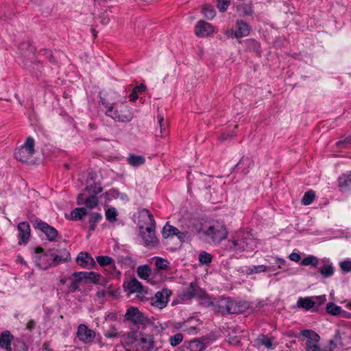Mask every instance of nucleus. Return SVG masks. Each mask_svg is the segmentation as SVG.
<instances>
[{
	"label": "nucleus",
	"mask_w": 351,
	"mask_h": 351,
	"mask_svg": "<svg viewBox=\"0 0 351 351\" xmlns=\"http://www.w3.org/2000/svg\"><path fill=\"white\" fill-rule=\"evenodd\" d=\"M271 269L274 270L273 267H268V266H266L264 265H254L250 268L251 272H254V273H261V272H264L266 271H270Z\"/></svg>",
	"instance_id": "nucleus-41"
},
{
	"label": "nucleus",
	"mask_w": 351,
	"mask_h": 351,
	"mask_svg": "<svg viewBox=\"0 0 351 351\" xmlns=\"http://www.w3.org/2000/svg\"><path fill=\"white\" fill-rule=\"evenodd\" d=\"M304 337L306 338V351H328L319 346L320 337L313 330H306L302 332Z\"/></svg>",
	"instance_id": "nucleus-9"
},
{
	"label": "nucleus",
	"mask_w": 351,
	"mask_h": 351,
	"mask_svg": "<svg viewBox=\"0 0 351 351\" xmlns=\"http://www.w3.org/2000/svg\"><path fill=\"white\" fill-rule=\"evenodd\" d=\"M244 166H247V169L252 166V162L249 158L243 157L237 165L239 168H243ZM243 170L245 173L248 171V169H244Z\"/></svg>",
	"instance_id": "nucleus-40"
},
{
	"label": "nucleus",
	"mask_w": 351,
	"mask_h": 351,
	"mask_svg": "<svg viewBox=\"0 0 351 351\" xmlns=\"http://www.w3.org/2000/svg\"><path fill=\"white\" fill-rule=\"evenodd\" d=\"M97 261L101 266H110L113 262L112 258L107 256H97Z\"/></svg>",
	"instance_id": "nucleus-39"
},
{
	"label": "nucleus",
	"mask_w": 351,
	"mask_h": 351,
	"mask_svg": "<svg viewBox=\"0 0 351 351\" xmlns=\"http://www.w3.org/2000/svg\"><path fill=\"white\" fill-rule=\"evenodd\" d=\"M101 219V215L98 213H93L91 214L90 221V223H97Z\"/></svg>",
	"instance_id": "nucleus-51"
},
{
	"label": "nucleus",
	"mask_w": 351,
	"mask_h": 351,
	"mask_svg": "<svg viewBox=\"0 0 351 351\" xmlns=\"http://www.w3.org/2000/svg\"><path fill=\"white\" fill-rule=\"evenodd\" d=\"M34 153V140L28 137L25 143L14 152L16 160L23 162H27L32 158Z\"/></svg>",
	"instance_id": "nucleus-7"
},
{
	"label": "nucleus",
	"mask_w": 351,
	"mask_h": 351,
	"mask_svg": "<svg viewBox=\"0 0 351 351\" xmlns=\"http://www.w3.org/2000/svg\"><path fill=\"white\" fill-rule=\"evenodd\" d=\"M101 104L106 108V114L114 120L120 122H128L133 118L132 110L127 106H124V109L119 112L112 104L106 102L104 99H101Z\"/></svg>",
	"instance_id": "nucleus-5"
},
{
	"label": "nucleus",
	"mask_w": 351,
	"mask_h": 351,
	"mask_svg": "<svg viewBox=\"0 0 351 351\" xmlns=\"http://www.w3.org/2000/svg\"><path fill=\"white\" fill-rule=\"evenodd\" d=\"M19 230L18 237L23 243H27L30 237V226L26 221L19 223L17 226Z\"/></svg>",
	"instance_id": "nucleus-17"
},
{
	"label": "nucleus",
	"mask_w": 351,
	"mask_h": 351,
	"mask_svg": "<svg viewBox=\"0 0 351 351\" xmlns=\"http://www.w3.org/2000/svg\"><path fill=\"white\" fill-rule=\"evenodd\" d=\"M171 293V291L168 289H163L156 292L151 299V305L158 309L164 308L167 305Z\"/></svg>",
	"instance_id": "nucleus-10"
},
{
	"label": "nucleus",
	"mask_w": 351,
	"mask_h": 351,
	"mask_svg": "<svg viewBox=\"0 0 351 351\" xmlns=\"http://www.w3.org/2000/svg\"><path fill=\"white\" fill-rule=\"evenodd\" d=\"M90 228H91L92 230H94V228H95L93 225H92Z\"/></svg>",
	"instance_id": "nucleus-64"
},
{
	"label": "nucleus",
	"mask_w": 351,
	"mask_h": 351,
	"mask_svg": "<svg viewBox=\"0 0 351 351\" xmlns=\"http://www.w3.org/2000/svg\"><path fill=\"white\" fill-rule=\"evenodd\" d=\"M230 0H217V7L219 11L224 12L229 6Z\"/></svg>",
	"instance_id": "nucleus-47"
},
{
	"label": "nucleus",
	"mask_w": 351,
	"mask_h": 351,
	"mask_svg": "<svg viewBox=\"0 0 351 351\" xmlns=\"http://www.w3.org/2000/svg\"><path fill=\"white\" fill-rule=\"evenodd\" d=\"M118 199H120L121 200H122L123 202L128 201V195L126 194H125V193H120V192H119Z\"/></svg>",
	"instance_id": "nucleus-59"
},
{
	"label": "nucleus",
	"mask_w": 351,
	"mask_h": 351,
	"mask_svg": "<svg viewBox=\"0 0 351 351\" xmlns=\"http://www.w3.org/2000/svg\"><path fill=\"white\" fill-rule=\"evenodd\" d=\"M13 335L9 330H5L0 334V348L5 351H12L11 344Z\"/></svg>",
	"instance_id": "nucleus-19"
},
{
	"label": "nucleus",
	"mask_w": 351,
	"mask_h": 351,
	"mask_svg": "<svg viewBox=\"0 0 351 351\" xmlns=\"http://www.w3.org/2000/svg\"><path fill=\"white\" fill-rule=\"evenodd\" d=\"M128 161L130 165L138 167L145 163V159L143 156L132 154L129 156Z\"/></svg>",
	"instance_id": "nucleus-27"
},
{
	"label": "nucleus",
	"mask_w": 351,
	"mask_h": 351,
	"mask_svg": "<svg viewBox=\"0 0 351 351\" xmlns=\"http://www.w3.org/2000/svg\"><path fill=\"white\" fill-rule=\"evenodd\" d=\"M128 289L130 293H141L143 287L137 280L133 279L129 282Z\"/></svg>",
	"instance_id": "nucleus-29"
},
{
	"label": "nucleus",
	"mask_w": 351,
	"mask_h": 351,
	"mask_svg": "<svg viewBox=\"0 0 351 351\" xmlns=\"http://www.w3.org/2000/svg\"><path fill=\"white\" fill-rule=\"evenodd\" d=\"M300 255L295 252H292L289 255V258L294 262H298L300 260Z\"/></svg>",
	"instance_id": "nucleus-54"
},
{
	"label": "nucleus",
	"mask_w": 351,
	"mask_h": 351,
	"mask_svg": "<svg viewBox=\"0 0 351 351\" xmlns=\"http://www.w3.org/2000/svg\"><path fill=\"white\" fill-rule=\"evenodd\" d=\"M320 261L316 256L313 255H308L306 257L304 258L300 264L304 266H313L316 267L319 265Z\"/></svg>",
	"instance_id": "nucleus-28"
},
{
	"label": "nucleus",
	"mask_w": 351,
	"mask_h": 351,
	"mask_svg": "<svg viewBox=\"0 0 351 351\" xmlns=\"http://www.w3.org/2000/svg\"><path fill=\"white\" fill-rule=\"evenodd\" d=\"M351 143V136L345 138L343 140L339 141L336 143L337 147H340L341 145H348Z\"/></svg>",
	"instance_id": "nucleus-53"
},
{
	"label": "nucleus",
	"mask_w": 351,
	"mask_h": 351,
	"mask_svg": "<svg viewBox=\"0 0 351 351\" xmlns=\"http://www.w3.org/2000/svg\"><path fill=\"white\" fill-rule=\"evenodd\" d=\"M344 303H345V306L346 308H348V309L351 310V299L348 300H346L344 302Z\"/></svg>",
	"instance_id": "nucleus-61"
},
{
	"label": "nucleus",
	"mask_w": 351,
	"mask_h": 351,
	"mask_svg": "<svg viewBox=\"0 0 351 351\" xmlns=\"http://www.w3.org/2000/svg\"><path fill=\"white\" fill-rule=\"evenodd\" d=\"M225 35L230 38H236V30H233L232 29H227L225 32Z\"/></svg>",
	"instance_id": "nucleus-55"
},
{
	"label": "nucleus",
	"mask_w": 351,
	"mask_h": 351,
	"mask_svg": "<svg viewBox=\"0 0 351 351\" xmlns=\"http://www.w3.org/2000/svg\"><path fill=\"white\" fill-rule=\"evenodd\" d=\"M127 320L131 321L134 323H141L143 321V315L140 311L134 306L129 307L125 315Z\"/></svg>",
	"instance_id": "nucleus-16"
},
{
	"label": "nucleus",
	"mask_w": 351,
	"mask_h": 351,
	"mask_svg": "<svg viewBox=\"0 0 351 351\" xmlns=\"http://www.w3.org/2000/svg\"><path fill=\"white\" fill-rule=\"evenodd\" d=\"M202 304L210 306L213 304V302L211 301V299L206 294L203 295V297L202 298Z\"/></svg>",
	"instance_id": "nucleus-52"
},
{
	"label": "nucleus",
	"mask_w": 351,
	"mask_h": 351,
	"mask_svg": "<svg viewBox=\"0 0 351 351\" xmlns=\"http://www.w3.org/2000/svg\"><path fill=\"white\" fill-rule=\"evenodd\" d=\"M146 89V87L144 84H140L137 86L134 90H136V92H143Z\"/></svg>",
	"instance_id": "nucleus-60"
},
{
	"label": "nucleus",
	"mask_w": 351,
	"mask_h": 351,
	"mask_svg": "<svg viewBox=\"0 0 351 351\" xmlns=\"http://www.w3.org/2000/svg\"><path fill=\"white\" fill-rule=\"evenodd\" d=\"M105 336L108 338L112 339L117 337L118 336V333L114 328H112L106 332Z\"/></svg>",
	"instance_id": "nucleus-50"
},
{
	"label": "nucleus",
	"mask_w": 351,
	"mask_h": 351,
	"mask_svg": "<svg viewBox=\"0 0 351 351\" xmlns=\"http://www.w3.org/2000/svg\"><path fill=\"white\" fill-rule=\"evenodd\" d=\"M75 276L77 280H87L93 283L98 282L101 278L99 274L93 271L78 272L75 273Z\"/></svg>",
	"instance_id": "nucleus-20"
},
{
	"label": "nucleus",
	"mask_w": 351,
	"mask_h": 351,
	"mask_svg": "<svg viewBox=\"0 0 351 351\" xmlns=\"http://www.w3.org/2000/svg\"><path fill=\"white\" fill-rule=\"evenodd\" d=\"M202 13L209 20H212L215 16V9L210 5H205L202 8Z\"/></svg>",
	"instance_id": "nucleus-35"
},
{
	"label": "nucleus",
	"mask_w": 351,
	"mask_h": 351,
	"mask_svg": "<svg viewBox=\"0 0 351 351\" xmlns=\"http://www.w3.org/2000/svg\"><path fill=\"white\" fill-rule=\"evenodd\" d=\"M118 213L114 208H110L106 211V217L109 221L113 222L117 219Z\"/></svg>",
	"instance_id": "nucleus-38"
},
{
	"label": "nucleus",
	"mask_w": 351,
	"mask_h": 351,
	"mask_svg": "<svg viewBox=\"0 0 351 351\" xmlns=\"http://www.w3.org/2000/svg\"><path fill=\"white\" fill-rule=\"evenodd\" d=\"M105 198L108 201L118 199L119 191L116 189H111L104 193Z\"/></svg>",
	"instance_id": "nucleus-45"
},
{
	"label": "nucleus",
	"mask_w": 351,
	"mask_h": 351,
	"mask_svg": "<svg viewBox=\"0 0 351 351\" xmlns=\"http://www.w3.org/2000/svg\"><path fill=\"white\" fill-rule=\"evenodd\" d=\"M259 343L265 346L267 349H272L273 347V343L271 339L269 338L267 336H262L258 339Z\"/></svg>",
	"instance_id": "nucleus-42"
},
{
	"label": "nucleus",
	"mask_w": 351,
	"mask_h": 351,
	"mask_svg": "<svg viewBox=\"0 0 351 351\" xmlns=\"http://www.w3.org/2000/svg\"><path fill=\"white\" fill-rule=\"evenodd\" d=\"M77 288V285L76 282H73L72 285H71V291H75L76 290Z\"/></svg>",
	"instance_id": "nucleus-63"
},
{
	"label": "nucleus",
	"mask_w": 351,
	"mask_h": 351,
	"mask_svg": "<svg viewBox=\"0 0 351 351\" xmlns=\"http://www.w3.org/2000/svg\"><path fill=\"white\" fill-rule=\"evenodd\" d=\"M339 185L341 191L351 188V173L341 176L339 178Z\"/></svg>",
	"instance_id": "nucleus-25"
},
{
	"label": "nucleus",
	"mask_w": 351,
	"mask_h": 351,
	"mask_svg": "<svg viewBox=\"0 0 351 351\" xmlns=\"http://www.w3.org/2000/svg\"><path fill=\"white\" fill-rule=\"evenodd\" d=\"M160 135L161 136H165L168 134V128L166 123H165L164 118L160 114H158L157 117Z\"/></svg>",
	"instance_id": "nucleus-34"
},
{
	"label": "nucleus",
	"mask_w": 351,
	"mask_h": 351,
	"mask_svg": "<svg viewBox=\"0 0 351 351\" xmlns=\"http://www.w3.org/2000/svg\"><path fill=\"white\" fill-rule=\"evenodd\" d=\"M34 226L35 228L42 231L50 241H55L58 235V232L55 228L41 220H36Z\"/></svg>",
	"instance_id": "nucleus-13"
},
{
	"label": "nucleus",
	"mask_w": 351,
	"mask_h": 351,
	"mask_svg": "<svg viewBox=\"0 0 351 351\" xmlns=\"http://www.w3.org/2000/svg\"><path fill=\"white\" fill-rule=\"evenodd\" d=\"M221 306L225 307L228 313L234 314L244 311L247 305L245 302L227 298L222 301Z\"/></svg>",
	"instance_id": "nucleus-11"
},
{
	"label": "nucleus",
	"mask_w": 351,
	"mask_h": 351,
	"mask_svg": "<svg viewBox=\"0 0 351 351\" xmlns=\"http://www.w3.org/2000/svg\"><path fill=\"white\" fill-rule=\"evenodd\" d=\"M197 232L204 235L215 244L221 243L228 235L226 226L217 221L202 224V227L197 229Z\"/></svg>",
	"instance_id": "nucleus-3"
},
{
	"label": "nucleus",
	"mask_w": 351,
	"mask_h": 351,
	"mask_svg": "<svg viewBox=\"0 0 351 351\" xmlns=\"http://www.w3.org/2000/svg\"><path fill=\"white\" fill-rule=\"evenodd\" d=\"M140 218L144 224L140 225L141 235L146 245L154 246L158 243L156 237V223L154 216L147 209H143L140 212Z\"/></svg>",
	"instance_id": "nucleus-2"
},
{
	"label": "nucleus",
	"mask_w": 351,
	"mask_h": 351,
	"mask_svg": "<svg viewBox=\"0 0 351 351\" xmlns=\"http://www.w3.org/2000/svg\"><path fill=\"white\" fill-rule=\"evenodd\" d=\"M326 311L332 315H339L341 313V308L332 302H330L326 306Z\"/></svg>",
	"instance_id": "nucleus-37"
},
{
	"label": "nucleus",
	"mask_w": 351,
	"mask_h": 351,
	"mask_svg": "<svg viewBox=\"0 0 351 351\" xmlns=\"http://www.w3.org/2000/svg\"><path fill=\"white\" fill-rule=\"evenodd\" d=\"M152 263H154L156 269L158 270H165L168 268L169 263L167 259L155 256L152 258Z\"/></svg>",
	"instance_id": "nucleus-26"
},
{
	"label": "nucleus",
	"mask_w": 351,
	"mask_h": 351,
	"mask_svg": "<svg viewBox=\"0 0 351 351\" xmlns=\"http://www.w3.org/2000/svg\"><path fill=\"white\" fill-rule=\"evenodd\" d=\"M77 335L79 339L85 343L93 342L95 337V332L84 324L78 326Z\"/></svg>",
	"instance_id": "nucleus-14"
},
{
	"label": "nucleus",
	"mask_w": 351,
	"mask_h": 351,
	"mask_svg": "<svg viewBox=\"0 0 351 351\" xmlns=\"http://www.w3.org/2000/svg\"><path fill=\"white\" fill-rule=\"evenodd\" d=\"M178 234V229L173 226L167 223L162 230L163 237L167 238L171 236H176Z\"/></svg>",
	"instance_id": "nucleus-32"
},
{
	"label": "nucleus",
	"mask_w": 351,
	"mask_h": 351,
	"mask_svg": "<svg viewBox=\"0 0 351 351\" xmlns=\"http://www.w3.org/2000/svg\"><path fill=\"white\" fill-rule=\"evenodd\" d=\"M216 28L209 23L204 21H199L194 27L195 34L201 38H204L213 34Z\"/></svg>",
	"instance_id": "nucleus-12"
},
{
	"label": "nucleus",
	"mask_w": 351,
	"mask_h": 351,
	"mask_svg": "<svg viewBox=\"0 0 351 351\" xmlns=\"http://www.w3.org/2000/svg\"><path fill=\"white\" fill-rule=\"evenodd\" d=\"M321 266L318 269V271L324 278H328L333 276L335 273V267L330 259L324 258L320 261Z\"/></svg>",
	"instance_id": "nucleus-15"
},
{
	"label": "nucleus",
	"mask_w": 351,
	"mask_h": 351,
	"mask_svg": "<svg viewBox=\"0 0 351 351\" xmlns=\"http://www.w3.org/2000/svg\"><path fill=\"white\" fill-rule=\"evenodd\" d=\"M86 189L90 193L94 195H91L88 197L84 198V194H80L77 197V204H84L88 208H94L98 204V199L96 197L95 195L101 192V187L99 185L95 184L94 186H92L91 185H88L86 187Z\"/></svg>",
	"instance_id": "nucleus-6"
},
{
	"label": "nucleus",
	"mask_w": 351,
	"mask_h": 351,
	"mask_svg": "<svg viewBox=\"0 0 351 351\" xmlns=\"http://www.w3.org/2000/svg\"><path fill=\"white\" fill-rule=\"evenodd\" d=\"M76 261L79 265L84 268H91L95 265L94 259L87 252H80Z\"/></svg>",
	"instance_id": "nucleus-18"
},
{
	"label": "nucleus",
	"mask_w": 351,
	"mask_h": 351,
	"mask_svg": "<svg viewBox=\"0 0 351 351\" xmlns=\"http://www.w3.org/2000/svg\"><path fill=\"white\" fill-rule=\"evenodd\" d=\"M36 265L43 269L53 266V257L51 252H45L41 247H36L33 255Z\"/></svg>",
	"instance_id": "nucleus-8"
},
{
	"label": "nucleus",
	"mask_w": 351,
	"mask_h": 351,
	"mask_svg": "<svg viewBox=\"0 0 351 351\" xmlns=\"http://www.w3.org/2000/svg\"><path fill=\"white\" fill-rule=\"evenodd\" d=\"M316 304L313 297L299 298L297 301V306L306 311L311 309Z\"/></svg>",
	"instance_id": "nucleus-21"
},
{
	"label": "nucleus",
	"mask_w": 351,
	"mask_h": 351,
	"mask_svg": "<svg viewBox=\"0 0 351 351\" xmlns=\"http://www.w3.org/2000/svg\"><path fill=\"white\" fill-rule=\"evenodd\" d=\"M138 95L136 90H133L132 93L130 95V100L132 101H134L137 99Z\"/></svg>",
	"instance_id": "nucleus-57"
},
{
	"label": "nucleus",
	"mask_w": 351,
	"mask_h": 351,
	"mask_svg": "<svg viewBox=\"0 0 351 351\" xmlns=\"http://www.w3.org/2000/svg\"><path fill=\"white\" fill-rule=\"evenodd\" d=\"M339 267L343 273L351 271V260L346 259L339 263Z\"/></svg>",
	"instance_id": "nucleus-44"
},
{
	"label": "nucleus",
	"mask_w": 351,
	"mask_h": 351,
	"mask_svg": "<svg viewBox=\"0 0 351 351\" xmlns=\"http://www.w3.org/2000/svg\"><path fill=\"white\" fill-rule=\"evenodd\" d=\"M138 277L144 280H148L151 274V269L148 265L140 266L137 269Z\"/></svg>",
	"instance_id": "nucleus-31"
},
{
	"label": "nucleus",
	"mask_w": 351,
	"mask_h": 351,
	"mask_svg": "<svg viewBox=\"0 0 351 351\" xmlns=\"http://www.w3.org/2000/svg\"><path fill=\"white\" fill-rule=\"evenodd\" d=\"M51 256L53 257V265H56L58 264H60L62 262H64L66 258H62V256L58 255V254H55L52 252H51Z\"/></svg>",
	"instance_id": "nucleus-49"
},
{
	"label": "nucleus",
	"mask_w": 351,
	"mask_h": 351,
	"mask_svg": "<svg viewBox=\"0 0 351 351\" xmlns=\"http://www.w3.org/2000/svg\"><path fill=\"white\" fill-rule=\"evenodd\" d=\"M126 345L130 346L136 351H149L154 347L152 338L149 335L131 332L123 339Z\"/></svg>",
	"instance_id": "nucleus-4"
},
{
	"label": "nucleus",
	"mask_w": 351,
	"mask_h": 351,
	"mask_svg": "<svg viewBox=\"0 0 351 351\" xmlns=\"http://www.w3.org/2000/svg\"><path fill=\"white\" fill-rule=\"evenodd\" d=\"M185 346L189 351H202L205 348L204 343L198 339L185 343Z\"/></svg>",
	"instance_id": "nucleus-24"
},
{
	"label": "nucleus",
	"mask_w": 351,
	"mask_h": 351,
	"mask_svg": "<svg viewBox=\"0 0 351 351\" xmlns=\"http://www.w3.org/2000/svg\"><path fill=\"white\" fill-rule=\"evenodd\" d=\"M316 302H319V303H323L326 301V295H320L317 297H313Z\"/></svg>",
	"instance_id": "nucleus-58"
},
{
	"label": "nucleus",
	"mask_w": 351,
	"mask_h": 351,
	"mask_svg": "<svg viewBox=\"0 0 351 351\" xmlns=\"http://www.w3.org/2000/svg\"><path fill=\"white\" fill-rule=\"evenodd\" d=\"M339 315H340L343 318H347V319L351 318V313H350L349 312H347L346 311H343L342 309H341V313H339Z\"/></svg>",
	"instance_id": "nucleus-56"
},
{
	"label": "nucleus",
	"mask_w": 351,
	"mask_h": 351,
	"mask_svg": "<svg viewBox=\"0 0 351 351\" xmlns=\"http://www.w3.org/2000/svg\"><path fill=\"white\" fill-rule=\"evenodd\" d=\"M176 237L181 242H185L191 239V233L187 231L180 232L178 230V234H176Z\"/></svg>",
	"instance_id": "nucleus-46"
},
{
	"label": "nucleus",
	"mask_w": 351,
	"mask_h": 351,
	"mask_svg": "<svg viewBox=\"0 0 351 351\" xmlns=\"http://www.w3.org/2000/svg\"><path fill=\"white\" fill-rule=\"evenodd\" d=\"M256 247V241L252 234L247 232L239 231L232 234L226 243V248L230 251L238 253L251 252Z\"/></svg>",
	"instance_id": "nucleus-1"
},
{
	"label": "nucleus",
	"mask_w": 351,
	"mask_h": 351,
	"mask_svg": "<svg viewBox=\"0 0 351 351\" xmlns=\"http://www.w3.org/2000/svg\"><path fill=\"white\" fill-rule=\"evenodd\" d=\"M213 259V256L210 254L202 251L199 253L198 256V260L200 265H209Z\"/></svg>",
	"instance_id": "nucleus-33"
},
{
	"label": "nucleus",
	"mask_w": 351,
	"mask_h": 351,
	"mask_svg": "<svg viewBox=\"0 0 351 351\" xmlns=\"http://www.w3.org/2000/svg\"><path fill=\"white\" fill-rule=\"evenodd\" d=\"M194 322H197V320L194 318H191L183 324H180L178 328L190 335H195L197 333V326L193 324Z\"/></svg>",
	"instance_id": "nucleus-22"
},
{
	"label": "nucleus",
	"mask_w": 351,
	"mask_h": 351,
	"mask_svg": "<svg viewBox=\"0 0 351 351\" xmlns=\"http://www.w3.org/2000/svg\"><path fill=\"white\" fill-rule=\"evenodd\" d=\"M236 38L245 37L250 34V27L242 21H237Z\"/></svg>",
	"instance_id": "nucleus-23"
},
{
	"label": "nucleus",
	"mask_w": 351,
	"mask_h": 351,
	"mask_svg": "<svg viewBox=\"0 0 351 351\" xmlns=\"http://www.w3.org/2000/svg\"><path fill=\"white\" fill-rule=\"evenodd\" d=\"M245 14L250 15L252 13V10L250 6L245 8V10L244 11Z\"/></svg>",
	"instance_id": "nucleus-62"
},
{
	"label": "nucleus",
	"mask_w": 351,
	"mask_h": 351,
	"mask_svg": "<svg viewBox=\"0 0 351 351\" xmlns=\"http://www.w3.org/2000/svg\"><path fill=\"white\" fill-rule=\"evenodd\" d=\"M275 264L277 265L278 269H284L287 267V261L282 258L276 256L274 258Z\"/></svg>",
	"instance_id": "nucleus-48"
},
{
	"label": "nucleus",
	"mask_w": 351,
	"mask_h": 351,
	"mask_svg": "<svg viewBox=\"0 0 351 351\" xmlns=\"http://www.w3.org/2000/svg\"><path fill=\"white\" fill-rule=\"evenodd\" d=\"M87 214L86 208H76L71 213V218L74 220H80Z\"/></svg>",
	"instance_id": "nucleus-30"
},
{
	"label": "nucleus",
	"mask_w": 351,
	"mask_h": 351,
	"mask_svg": "<svg viewBox=\"0 0 351 351\" xmlns=\"http://www.w3.org/2000/svg\"><path fill=\"white\" fill-rule=\"evenodd\" d=\"M315 197V194L313 191H308L306 192L302 199V204L307 206L310 205Z\"/></svg>",
	"instance_id": "nucleus-36"
},
{
	"label": "nucleus",
	"mask_w": 351,
	"mask_h": 351,
	"mask_svg": "<svg viewBox=\"0 0 351 351\" xmlns=\"http://www.w3.org/2000/svg\"><path fill=\"white\" fill-rule=\"evenodd\" d=\"M183 340V335L181 333H177L169 337V342L172 346L179 345Z\"/></svg>",
	"instance_id": "nucleus-43"
}]
</instances>
